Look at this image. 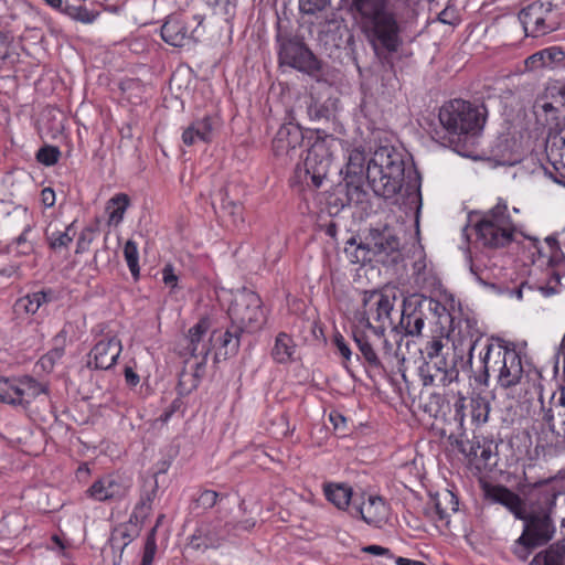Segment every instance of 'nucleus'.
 <instances>
[{
  "label": "nucleus",
  "instance_id": "nucleus-47",
  "mask_svg": "<svg viewBox=\"0 0 565 565\" xmlns=\"http://www.w3.org/2000/svg\"><path fill=\"white\" fill-rule=\"evenodd\" d=\"M445 348L444 338L440 337H433L430 340L427 341L425 345V353L428 360H434L435 356L443 355V350Z\"/></svg>",
  "mask_w": 565,
  "mask_h": 565
},
{
  "label": "nucleus",
  "instance_id": "nucleus-58",
  "mask_svg": "<svg viewBox=\"0 0 565 565\" xmlns=\"http://www.w3.org/2000/svg\"><path fill=\"white\" fill-rule=\"evenodd\" d=\"M41 201L46 207H52L55 203V192L51 188H44L41 192Z\"/></svg>",
  "mask_w": 565,
  "mask_h": 565
},
{
  "label": "nucleus",
  "instance_id": "nucleus-64",
  "mask_svg": "<svg viewBox=\"0 0 565 565\" xmlns=\"http://www.w3.org/2000/svg\"><path fill=\"white\" fill-rule=\"evenodd\" d=\"M395 562L397 565H426L424 562L409 559L405 557H397Z\"/></svg>",
  "mask_w": 565,
  "mask_h": 565
},
{
  "label": "nucleus",
  "instance_id": "nucleus-9",
  "mask_svg": "<svg viewBox=\"0 0 565 565\" xmlns=\"http://www.w3.org/2000/svg\"><path fill=\"white\" fill-rule=\"evenodd\" d=\"M276 40L279 45L280 65H287L307 74L320 71V62L298 36L278 32Z\"/></svg>",
  "mask_w": 565,
  "mask_h": 565
},
{
  "label": "nucleus",
  "instance_id": "nucleus-55",
  "mask_svg": "<svg viewBox=\"0 0 565 565\" xmlns=\"http://www.w3.org/2000/svg\"><path fill=\"white\" fill-rule=\"evenodd\" d=\"M162 279L167 286L172 288L177 286L178 277L174 274L173 267L171 265H166L162 269Z\"/></svg>",
  "mask_w": 565,
  "mask_h": 565
},
{
  "label": "nucleus",
  "instance_id": "nucleus-12",
  "mask_svg": "<svg viewBox=\"0 0 565 565\" xmlns=\"http://www.w3.org/2000/svg\"><path fill=\"white\" fill-rule=\"evenodd\" d=\"M338 142V139L331 136L318 138L307 151L303 172L316 188L321 186L329 173L333 156L332 149Z\"/></svg>",
  "mask_w": 565,
  "mask_h": 565
},
{
  "label": "nucleus",
  "instance_id": "nucleus-13",
  "mask_svg": "<svg viewBox=\"0 0 565 565\" xmlns=\"http://www.w3.org/2000/svg\"><path fill=\"white\" fill-rule=\"evenodd\" d=\"M202 23L203 17L199 14H171L161 26L162 40L172 46H183L198 39Z\"/></svg>",
  "mask_w": 565,
  "mask_h": 565
},
{
  "label": "nucleus",
  "instance_id": "nucleus-37",
  "mask_svg": "<svg viewBox=\"0 0 565 565\" xmlns=\"http://www.w3.org/2000/svg\"><path fill=\"white\" fill-rule=\"evenodd\" d=\"M156 488L157 487L154 486L150 491H147L141 495L139 503L135 507L130 516V521L135 519L136 522H143V520L150 514L151 504L157 492Z\"/></svg>",
  "mask_w": 565,
  "mask_h": 565
},
{
  "label": "nucleus",
  "instance_id": "nucleus-43",
  "mask_svg": "<svg viewBox=\"0 0 565 565\" xmlns=\"http://www.w3.org/2000/svg\"><path fill=\"white\" fill-rule=\"evenodd\" d=\"M61 151L54 146H44L36 152V160L44 166H53L58 161Z\"/></svg>",
  "mask_w": 565,
  "mask_h": 565
},
{
  "label": "nucleus",
  "instance_id": "nucleus-52",
  "mask_svg": "<svg viewBox=\"0 0 565 565\" xmlns=\"http://www.w3.org/2000/svg\"><path fill=\"white\" fill-rule=\"evenodd\" d=\"M333 343L337 347L339 353L345 361H350L352 358V351L349 347V344L345 342L342 334L337 333L333 337Z\"/></svg>",
  "mask_w": 565,
  "mask_h": 565
},
{
  "label": "nucleus",
  "instance_id": "nucleus-45",
  "mask_svg": "<svg viewBox=\"0 0 565 565\" xmlns=\"http://www.w3.org/2000/svg\"><path fill=\"white\" fill-rule=\"evenodd\" d=\"M157 551L156 543V527L151 529V531L147 535V540L145 543L142 561L140 565H152L154 554Z\"/></svg>",
  "mask_w": 565,
  "mask_h": 565
},
{
  "label": "nucleus",
  "instance_id": "nucleus-16",
  "mask_svg": "<svg viewBox=\"0 0 565 565\" xmlns=\"http://www.w3.org/2000/svg\"><path fill=\"white\" fill-rule=\"evenodd\" d=\"M303 142L301 128L291 122L282 125L273 139V152L284 163H288L300 156Z\"/></svg>",
  "mask_w": 565,
  "mask_h": 565
},
{
  "label": "nucleus",
  "instance_id": "nucleus-62",
  "mask_svg": "<svg viewBox=\"0 0 565 565\" xmlns=\"http://www.w3.org/2000/svg\"><path fill=\"white\" fill-rule=\"evenodd\" d=\"M478 458L483 461L484 466L490 465V459L492 458L491 446L483 444L480 448Z\"/></svg>",
  "mask_w": 565,
  "mask_h": 565
},
{
  "label": "nucleus",
  "instance_id": "nucleus-10",
  "mask_svg": "<svg viewBox=\"0 0 565 565\" xmlns=\"http://www.w3.org/2000/svg\"><path fill=\"white\" fill-rule=\"evenodd\" d=\"M47 385L31 376L0 377V401L26 409L41 395L47 394Z\"/></svg>",
  "mask_w": 565,
  "mask_h": 565
},
{
  "label": "nucleus",
  "instance_id": "nucleus-20",
  "mask_svg": "<svg viewBox=\"0 0 565 565\" xmlns=\"http://www.w3.org/2000/svg\"><path fill=\"white\" fill-rule=\"evenodd\" d=\"M561 494L553 479H546L534 483L526 493V509L553 511L556 499Z\"/></svg>",
  "mask_w": 565,
  "mask_h": 565
},
{
  "label": "nucleus",
  "instance_id": "nucleus-59",
  "mask_svg": "<svg viewBox=\"0 0 565 565\" xmlns=\"http://www.w3.org/2000/svg\"><path fill=\"white\" fill-rule=\"evenodd\" d=\"M329 419L333 424L334 429H341L345 427L347 419L338 412H331Z\"/></svg>",
  "mask_w": 565,
  "mask_h": 565
},
{
  "label": "nucleus",
  "instance_id": "nucleus-6",
  "mask_svg": "<svg viewBox=\"0 0 565 565\" xmlns=\"http://www.w3.org/2000/svg\"><path fill=\"white\" fill-rule=\"evenodd\" d=\"M349 246H355L352 254L353 263L381 262L383 264L396 263L401 258V242L393 228L384 225L381 228H371L364 241L356 244L354 237L347 242Z\"/></svg>",
  "mask_w": 565,
  "mask_h": 565
},
{
  "label": "nucleus",
  "instance_id": "nucleus-2",
  "mask_svg": "<svg viewBox=\"0 0 565 565\" xmlns=\"http://www.w3.org/2000/svg\"><path fill=\"white\" fill-rule=\"evenodd\" d=\"M231 326L220 337V345L224 355L234 356L238 353L244 333H254L263 328L266 317L260 297L253 290L238 291L228 308Z\"/></svg>",
  "mask_w": 565,
  "mask_h": 565
},
{
  "label": "nucleus",
  "instance_id": "nucleus-15",
  "mask_svg": "<svg viewBox=\"0 0 565 565\" xmlns=\"http://www.w3.org/2000/svg\"><path fill=\"white\" fill-rule=\"evenodd\" d=\"M553 511L529 509L524 522L523 539L529 537L536 545L547 544L555 534L556 527L552 519Z\"/></svg>",
  "mask_w": 565,
  "mask_h": 565
},
{
  "label": "nucleus",
  "instance_id": "nucleus-27",
  "mask_svg": "<svg viewBox=\"0 0 565 565\" xmlns=\"http://www.w3.org/2000/svg\"><path fill=\"white\" fill-rule=\"evenodd\" d=\"M296 351L297 345L291 335L279 332L275 338L270 355L276 363L287 364L295 360Z\"/></svg>",
  "mask_w": 565,
  "mask_h": 565
},
{
  "label": "nucleus",
  "instance_id": "nucleus-31",
  "mask_svg": "<svg viewBox=\"0 0 565 565\" xmlns=\"http://www.w3.org/2000/svg\"><path fill=\"white\" fill-rule=\"evenodd\" d=\"M327 499L338 509H345L352 497V489L347 484H328L324 487Z\"/></svg>",
  "mask_w": 565,
  "mask_h": 565
},
{
  "label": "nucleus",
  "instance_id": "nucleus-1",
  "mask_svg": "<svg viewBox=\"0 0 565 565\" xmlns=\"http://www.w3.org/2000/svg\"><path fill=\"white\" fill-rule=\"evenodd\" d=\"M359 23L377 57L394 54L403 45L402 21L419 0H341Z\"/></svg>",
  "mask_w": 565,
  "mask_h": 565
},
{
  "label": "nucleus",
  "instance_id": "nucleus-56",
  "mask_svg": "<svg viewBox=\"0 0 565 565\" xmlns=\"http://www.w3.org/2000/svg\"><path fill=\"white\" fill-rule=\"evenodd\" d=\"M118 535L125 540L122 542V545H121V548H124L125 546H127L131 541H132V537L127 533V531L125 529H117L115 531V533L113 534L111 536V545L113 547H118Z\"/></svg>",
  "mask_w": 565,
  "mask_h": 565
},
{
  "label": "nucleus",
  "instance_id": "nucleus-24",
  "mask_svg": "<svg viewBox=\"0 0 565 565\" xmlns=\"http://www.w3.org/2000/svg\"><path fill=\"white\" fill-rule=\"evenodd\" d=\"M356 512L370 525L379 526L387 516V507L382 498L370 495L367 501L356 507Z\"/></svg>",
  "mask_w": 565,
  "mask_h": 565
},
{
  "label": "nucleus",
  "instance_id": "nucleus-11",
  "mask_svg": "<svg viewBox=\"0 0 565 565\" xmlns=\"http://www.w3.org/2000/svg\"><path fill=\"white\" fill-rule=\"evenodd\" d=\"M394 303L388 295L379 290H366L363 292L362 310L359 311V321L365 328L377 329L383 332L386 326H392L391 312Z\"/></svg>",
  "mask_w": 565,
  "mask_h": 565
},
{
  "label": "nucleus",
  "instance_id": "nucleus-29",
  "mask_svg": "<svg viewBox=\"0 0 565 565\" xmlns=\"http://www.w3.org/2000/svg\"><path fill=\"white\" fill-rule=\"evenodd\" d=\"M199 359L200 360L198 362H195V364H194L193 372L189 373L186 371H183L180 374V377H179L180 393H182V394L191 393L193 390H195L199 386L201 379L204 376L205 366H206V358L205 359L199 358Z\"/></svg>",
  "mask_w": 565,
  "mask_h": 565
},
{
  "label": "nucleus",
  "instance_id": "nucleus-48",
  "mask_svg": "<svg viewBox=\"0 0 565 565\" xmlns=\"http://www.w3.org/2000/svg\"><path fill=\"white\" fill-rule=\"evenodd\" d=\"M207 4L212 7L216 13L226 17H232L236 8L235 0H207Z\"/></svg>",
  "mask_w": 565,
  "mask_h": 565
},
{
  "label": "nucleus",
  "instance_id": "nucleus-4",
  "mask_svg": "<svg viewBox=\"0 0 565 565\" xmlns=\"http://www.w3.org/2000/svg\"><path fill=\"white\" fill-rule=\"evenodd\" d=\"M491 374L495 375L502 388L518 385L523 376L520 354L515 349L508 348L503 341L486 343L484 353H481V370L475 380L487 386Z\"/></svg>",
  "mask_w": 565,
  "mask_h": 565
},
{
  "label": "nucleus",
  "instance_id": "nucleus-3",
  "mask_svg": "<svg viewBox=\"0 0 565 565\" xmlns=\"http://www.w3.org/2000/svg\"><path fill=\"white\" fill-rule=\"evenodd\" d=\"M365 175L375 195L394 198L402 190L405 178L403 154L392 146L380 147L369 160Z\"/></svg>",
  "mask_w": 565,
  "mask_h": 565
},
{
  "label": "nucleus",
  "instance_id": "nucleus-17",
  "mask_svg": "<svg viewBox=\"0 0 565 565\" xmlns=\"http://www.w3.org/2000/svg\"><path fill=\"white\" fill-rule=\"evenodd\" d=\"M129 488V482L121 476L106 475L95 480L86 490V494L99 502L117 501L126 497Z\"/></svg>",
  "mask_w": 565,
  "mask_h": 565
},
{
  "label": "nucleus",
  "instance_id": "nucleus-25",
  "mask_svg": "<svg viewBox=\"0 0 565 565\" xmlns=\"http://www.w3.org/2000/svg\"><path fill=\"white\" fill-rule=\"evenodd\" d=\"M353 340L364 360L365 365L372 371L384 373L385 367L373 348V344L370 342L369 337L364 332L355 330L353 331Z\"/></svg>",
  "mask_w": 565,
  "mask_h": 565
},
{
  "label": "nucleus",
  "instance_id": "nucleus-32",
  "mask_svg": "<svg viewBox=\"0 0 565 565\" xmlns=\"http://www.w3.org/2000/svg\"><path fill=\"white\" fill-rule=\"evenodd\" d=\"M365 166V153L360 149H353L350 151L348 162L345 166V179H351V183L354 179L360 180L364 175Z\"/></svg>",
  "mask_w": 565,
  "mask_h": 565
},
{
  "label": "nucleus",
  "instance_id": "nucleus-44",
  "mask_svg": "<svg viewBox=\"0 0 565 565\" xmlns=\"http://www.w3.org/2000/svg\"><path fill=\"white\" fill-rule=\"evenodd\" d=\"M471 417L477 423H486L489 415V405L482 398L470 401Z\"/></svg>",
  "mask_w": 565,
  "mask_h": 565
},
{
  "label": "nucleus",
  "instance_id": "nucleus-38",
  "mask_svg": "<svg viewBox=\"0 0 565 565\" xmlns=\"http://www.w3.org/2000/svg\"><path fill=\"white\" fill-rule=\"evenodd\" d=\"M61 11L65 12L73 20L83 23H92L98 15L97 12L90 11L84 6H66Z\"/></svg>",
  "mask_w": 565,
  "mask_h": 565
},
{
  "label": "nucleus",
  "instance_id": "nucleus-51",
  "mask_svg": "<svg viewBox=\"0 0 565 565\" xmlns=\"http://www.w3.org/2000/svg\"><path fill=\"white\" fill-rule=\"evenodd\" d=\"M524 63H525L526 70H530V71L547 66V62H546V58L544 57L543 50L529 56Z\"/></svg>",
  "mask_w": 565,
  "mask_h": 565
},
{
  "label": "nucleus",
  "instance_id": "nucleus-21",
  "mask_svg": "<svg viewBox=\"0 0 565 565\" xmlns=\"http://www.w3.org/2000/svg\"><path fill=\"white\" fill-rule=\"evenodd\" d=\"M121 350V341L116 335L102 339L89 352V365L94 363L95 369L109 370L116 364Z\"/></svg>",
  "mask_w": 565,
  "mask_h": 565
},
{
  "label": "nucleus",
  "instance_id": "nucleus-7",
  "mask_svg": "<svg viewBox=\"0 0 565 565\" xmlns=\"http://www.w3.org/2000/svg\"><path fill=\"white\" fill-rule=\"evenodd\" d=\"M475 230L478 242L484 247L494 249L510 245L518 233L516 223L512 220L508 204L502 199L482 214Z\"/></svg>",
  "mask_w": 565,
  "mask_h": 565
},
{
  "label": "nucleus",
  "instance_id": "nucleus-30",
  "mask_svg": "<svg viewBox=\"0 0 565 565\" xmlns=\"http://www.w3.org/2000/svg\"><path fill=\"white\" fill-rule=\"evenodd\" d=\"M444 503L454 504V494L451 492L444 493L443 497L436 495L431 499V502L426 508V513L435 521H447L449 518V509L444 507ZM451 511H456L457 508L452 505Z\"/></svg>",
  "mask_w": 565,
  "mask_h": 565
},
{
  "label": "nucleus",
  "instance_id": "nucleus-46",
  "mask_svg": "<svg viewBox=\"0 0 565 565\" xmlns=\"http://www.w3.org/2000/svg\"><path fill=\"white\" fill-rule=\"evenodd\" d=\"M223 209H224L225 213L232 218V222L234 225L244 223V216H243L244 209L241 203L232 201V200H225L224 204H223Z\"/></svg>",
  "mask_w": 565,
  "mask_h": 565
},
{
  "label": "nucleus",
  "instance_id": "nucleus-50",
  "mask_svg": "<svg viewBox=\"0 0 565 565\" xmlns=\"http://www.w3.org/2000/svg\"><path fill=\"white\" fill-rule=\"evenodd\" d=\"M330 0H299V9L302 13L315 14L323 10Z\"/></svg>",
  "mask_w": 565,
  "mask_h": 565
},
{
  "label": "nucleus",
  "instance_id": "nucleus-35",
  "mask_svg": "<svg viewBox=\"0 0 565 565\" xmlns=\"http://www.w3.org/2000/svg\"><path fill=\"white\" fill-rule=\"evenodd\" d=\"M46 241L49 243V246L53 250H60L63 248H68L70 244L73 242V237L75 235V232L73 230V224L68 225L65 231H56V232H49V230L45 233Z\"/></svg>",
  "mask_w": 565,
  "mask_h": 565
},
{
  "label": "nucleus",
  "instance_id": "nucleus-28",
  "mask_svg": "<svg viewBox=\"0 0 565 565\" xmlns=\"http://www.w3.org/2000/svg\"><path fill=\"white\" fill-rule=\"evenodd\" d=\"M414 309L408 312L409 300L404 302V310L401 318V324L408 335H419L424 328V315L419 307L413 305Z\"/></svg>",
  "mask_w": 565,
  "mask_h": 565
},
{
  "label": "nucleus",
  "instance_id": "nucleus-57",
  "mask_svg": "<svg viewBox=\"0 0 565 565\" xmlns=\"http://www.w3.org/2000/svg\"><path fill=\"white\" fill-rule=\"evenodd\" d=\"M363 552L377 555V556H387L392 557L391 551L386 547L380 546V545H369L363 547Z\"/></svg>",
  "mask_w": 565,
  "mask_h": 565
},
{
  "label": "nucleus",
  "instance_id": "nucleus-8",
  "mask_svg": "<svg viewBox=\"0 0 565 565\" xmlns=\"http://www.w3.org/2000/svg\"><path fill=\"white\" fill-rule=\"evenodd\" d=\"M476 334L471 333V341L469 344L468 360L463 361L462 356L454 354L451 360H448L445 354L435 356L434 360H428L426 363L428 371L430 367L435 370V373L424 374V369H420L423 375L424 385H433L435 381H438L443 386H447L459 379L458 360H460L461 369L471 370L473 351L481 341V334L475 330Z\"/></svg>",
  "mask_w": 565,
  "mask_h": 565
},
{
  "label": "nucleus",
  "instance_id": "nucleus-14",
  "mask_svg": "<svg viewBox=\"0 0 565 565\" xmlns=\"http://www.w3.org/2000/svg\"><path fill=\"white\" fill-rule=\"evenodd\" d=\"M552 2L535 0L526 6L519 14L526 35L541 36L556 29V22L552 19Z\"/></svg>",
  "mask_w": 565,
  "mask_h": 565
},
{
  "label": "nucleus",
  "instance_id": "nucleus-54",
  "mask_svg": "<svg viewBox=\"0 0 565 565\" xmlns=\"http://www.w3.org/2000/svg\"><path fill=\"white\" fill-rule=\"evenodd\" d=\"M466 402H467V399L461 394H459L457 401L454 404V412H455L454 416H455V419L457 422H459L460 424H462L465 416H466L465 415Z\"/></svg>",
  "mask_w": 565,
  "mask_h": 565
},
{
  "label": "nucleus",
  "instance_id": "nucleus-49",
  "mask_svg": "<svg viewBox=\"0 0 565 565\" xmlns=\"http://www.w3.org/2000/svg\"><path fill=\"white\" fill-rule=\"evenodd\" d=\"M31 231V226L28 225L21 235L14 239V244L18 247V253L21 255H30L34 250V245L28 239V233Z\"/></svg>",
  "mask_w": 565,
  "mask_h": 565
},
{
  "label": "nucleus",
  "instance_id": "nucleus-63",
  "mask_svg": "<svg viewBox=\"0 0 565 565\" xmlns=\"http://www.w3.org/2000/svg\"><path fill=\"white\" fill-rule=\"evenodd\" d=\"M471 273L476 276L477 280L483 285H488V276L484 275L483 270H480L475 264L470 266Z\"/></svg>",
  "mask_w": 565,
  "mask_h": 565
},
{
  "label": "nucleus",
  "instance_id": "nucleus-5",
  "mask_svg": "<svg viewBox=\"0 0 565 565\" xmlns=\"http://www.w3.org/2000/svg\"><path fill=\"white\" fill-rule=\"evenodd\" d=\"M439 121L446 132L440 143L451 146L460 140V136L476 135L486 121V110L462 99H454L444 105L439 111Z\"/></svg>",
  "mask_w": 565,
  "mask_h": 565
},
{
  "label": "nucleus",
  "instance_id": "nucleus-40",
  "mask_svg": "<svg viewBox=\"0 0 565 565\" xmlns=\"http://www.w3.org/2000/svg\"><path fill=\"white\" fill-rule=\"evenodd\" d=\"M454 445L469 460L478 459L479 451L482 446L477 438H473L471 440L467 439V438L466 439L459 438V439H456Z\"/></svg>",
  "mask_w": 565,
  "mask_h": 565
},
{
  "label": "nucleus",
  "instance_id": "nucleus-60",
  "mask_svg": "<svg viewBox=\"0 0 565 565\" xmlns=\"http://www.w3.org/2000/svg\"><path fill=\"white\" fill-rule=\"evenodd\" d=\"M125 380L129 386H136L139 383V375L130 366L125 367Z\"/></svg>",
  "mask_w": 565,
  "mask_h": 565
},
{
  "label": "nucleus",
  "instance_id": "nucleus-22",
  "mask_svg": "<svg viewBox=\"0 0 565 565\" xmlns=\"http://www.w3.org/2000/svg\"><path fill=\"white\" fill-rule=\"evenodd\" d=\"M486 497L494 503L505 507L515 519L521 520L525 518L526 503L519 494L508 489L504 486H487L484 488Z\"/></svg>",
  "mask_w": 565,
  "mask_h": 565
},
{
  "label": "nucleus",
  "instance_id": "nucleus-26",
  "mask_svg": "<svg viewBox=\"0 0 565 565\" xmlns=\"http://www.w3.org/2000/svg\"><path fill=\"white\" fill-rule=\"evenodd\" d=\"M53 291L52 290H41L32 294H28L24 297L19 298L14 306L13 310L17 315H34L41 308L42 305L52 301Z\"/></svg>",
  "mask_w": 565,
  "mask_h": 565
},
{
  "label": "nucleus",
  "instance_id": "nucleus-42",
  "mask_svg": "<svg viewBox=\"0 0 565 565\" xmlns=\"http://www.w3.org/2000/svg\"><path fill=\"white\" fill-rule=\"evenodd\" d=\"M540 545L533 543L529 537L523 539V534L514 542L513 553L520 561H526L532 551Z\"/></svg>",
  "mask_w": 565,
  "mask_h": 565
},
{
  "label": "nucleus",
  "instance_id": "nucleus-39",
  "mask_svg": "<svg viewBox=\"0 0 565 565\" xmlns=\"http://www.w3.org/2000/svg\"><path fill=\"white\" fill-rule=\"evenodd\" d=\"M124 256H125V259L127 262V265L129 267L131 275L135 278H138L139 273H140L139 255H138L137 244L134 241L129 239L125 244Z\"/></svg>",
  "mask_w": 565,
  "mask_h": 565
},
{
  "label": "nucleus",
  "instance_id": "nucleus-41",
  "mask_svg": "<svg viewBox=\"0 0 565 565\" xmlns=\"http://www.w3.org/2000/svg\"><path fill=\"white\" fill-rule=\"evenodd\" d=\"M225 498V494H220L214 490H204L195 499V505L203 510H210L215 507L217 502H222Z\"/></svg>",
  "mask_w": 565,
  "mask_h": 565
},
{
  "label": "nucleus",
  "instance_id": "nucleus-53",
  "mask_svg": "<svg viewBox=\"0 0 565 565\" xmlns=\"http://www.w3.org/2000/svg\"><path fill=\"white\" fill-rule=\"evenodd\" d=\"M544 57L546 58L547 65L555 62H563L565 60V53L558 46H551L543 50Z\"/></svg>",
  "mask_w": 565,
  "mask_h": 565
},
{
  "label": "nucleus",
  "instance_id": "nucleus-19",
  "mask_svg": "<svg viewBox=\"0 0 565 565\" xmlns=\"http://www.w3.org/2000/svg\"><path fill=\"white\" fill-rule=\"evenodd\" d=\"M210 328V319L205 317L201 318L189 329L184 338L185 344L183 350L193 358H207L211 351V340L206 339Z\"/></svg>",
  "mask_w": 565,
  "mask_h": 565
},
{
  "label": "nucleus",
  "instance_id": "nucleus-61",
  "mask_svg": "<svg viewBox=\"0 0 565 565\" xmlns=\"http://www.w3.org/2000/svg\"><path fill=\"white\" fill-rule=\"evenodd\" d=\"M64 349L56 348L51 350L45 356L42 358V363L44 364L46 361H49L51 364L54 363L55 360H58L63 356Z\"/></svg>",
  "mask_w": 565,
  "mask_h": 565
},
{
  "label": "nucleus",
  "instance_id": "nucleus-18",
  "mask_svg": "<svg viewBox=\"0 0 565 565\" xmlns=\"http://www.w3.org/2000/svg\"><path fill=\"white\" fill-rule=\"evenodd\" d=\"M222 127L218 115L210 114L194 119L182 132V141L185 146H194L199 142L210 143Z\"/></svg>",
  "mask_w": 565,
  "mask_h": 565
},
{
  "label": "nucleus",
  "instance_id": "nucleus-34",
  "mask_svg": "<svg viewBox=\"0 0 565 565\" xmlns=\"http://www.w3.org/2000/svg\"><path fill=\"white\" fill-rule=\"evenodd\" d=\"M533 562L542 565H565V545L552 544L547 550L539 553Z\"/></svg>",
  "mask_w": 565,
  "mask_h": 565
},
{
  "label": "nucleus",
  "instance_id": "nucleus-36",
  "mask_svg": "<svg viewBox=\"0 0 565 565\" xmlns=\"http://www.w3.org/2000/svg\"><path fill=\"white\" fill-rule=\"evenodd\" d=\"M413 305H416L419 308L426 307L428 310L434 311L439 318H444L447 321H452V318L447 311L446 307L433 298L423 295H414L409 298V306Z\"/></svg>",
  "mask_w": 565,
  "mask_h": 565
},
{
  "label": "nucleus",
  "instance_id": "nucleus-33",
  "mask_svg": "<svg viewBox=\"0 0 565 565\" xmlns=\"http://www.w3.org/2000/svg\"><path fill=\"white\" fill-rule=\"evenodd\" d=\"M129 202V196L125 193H118L107 202L106 211L109 215L110 223L118 224L122 221Z\"/></svg>",
  "mask_w": 565,
  "mask_h": 565
},
{
  "label": "nucleus",
  "instance_id": "nucleus-23",
  "mask_svg": "<svg viewBox=\"0 0 565 565\" xmlns=\"http://www.w3.org/2000/svg\"><path fill=\"white\" fill-rule=\"evenodd\" d=\"M226 539V532L221 521L201 524L192 534L191 547L195 550L217 548Z\"/></svg>",
  "mask_w": 565,
  "mask_h": 565
}]
</instances>
